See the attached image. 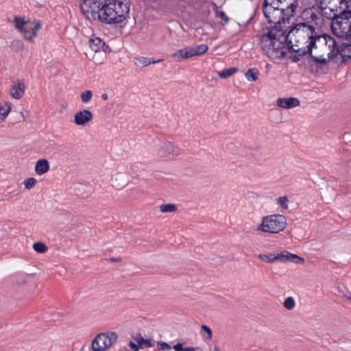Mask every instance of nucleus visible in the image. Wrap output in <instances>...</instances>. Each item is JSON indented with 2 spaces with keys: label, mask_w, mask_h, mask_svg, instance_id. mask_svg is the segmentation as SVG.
Wrapping results in <instances>:
<instances>
[{
  "label": "nucleus",
  "mask_w": 351,
  "mask_h": 351,
  "mask_svg": "<svg viewBox=\"0 0 351 351\" xmlns=\"http://www.w3.org/2000/svg\"><path fill=\"white\" fill-rule=\"evenodd\" d=\"M287 35L289 40V52H294L300 56H306L308 54L311 56V61L321 64H326L328 60L322 56L317 57L312 55V50L316 48V43L322 41L328 47L334 46L336 40L332 36L328 34H319L312 25L308 23H297Z\"/></svg>",
  "instance_id": "obj_1"
},
{
  "label": "nucleus",
  "mask_w": 351,
  "mask_h": 351,
  "mask_svg": "<svg viewBox=\"0 0 351 351\" xmlns=\"http://www.w3.org/2000/svg\"><path fill=\"white\" fill-rule=\"evenodd\" d=\"M261 48L270 59L276 60L285 56L287 49L289 51V43L285 32L276 26L267 29L261 37Z\"/></svg>",
  "instance_id": "obj_2"
},
{
  "label": "nucleus",
  "mask_w": 351,
  "mask_h": 351,
  "mask_svg": "<svg viewBox=\"0 0 351 351\" xmlns=\"http://www.w3.org/2000/svg\"><path fill=\"white\" fill-rule=\"evenodd\" d=\"M298 0H264L263 12L269 23H285L294 15Z\"/></svg>",
  "instance_id": "obj_3"
},
{
  "label": "nucleus",
  "mask_w": 351,
  "mask_h": 351,
  "mask_svg": "<svg viewBox=\"0 0 351 351\" xmlns=\"http://www.w3.org/2000/svg\"><path fill=\"white\" fill-rule=\"evenodd\" d=\"M99 21L106 24L121 23L128 14L130 8L123 0H104Z\"/></svg>",
  "instance_id": "obj_4"
},
{
  "label": "nucleus",
  "mask_w": 351,
  "mask_h": 351,
  "mask_svg": "<svg viewBox=\"0 0 351 351\" xmlns=\"http://www.w3.org/2000/svg\"><path fill=\"white\" fill-rule=\"evenodd\" d=\"M286 218L282 215H271L264 217L258 230L265 232L278 233L286 227Z\"/></svg>",
  "instance_id": "obj_5"
},
{
  "label": "nucleus",
  "mask_w": 351,
  "mask_h": 351,
  "mask_svg": "<svg viewBox=\"0 0 351 351\" xmlns=\"http://www.w3.org/2000/svg\"><path fill=\"white\" fill-rule=\"evenodd\" d=\"M102 5L101 0H84L80 4V10L86 19L99 21Z\"/></svg>",
  "instance_id": "obj_6"
},
{
  "label": "nucleus",
  "mask_w": 351,
  "mask_h": 351,
  "mask_svg": "<svg viewBox=\"0 0 351 351\" xmlns=\"http://www.w3.org/2000/svg\"><path fill=\"white\" fill-rule=\"evenodd\" d=\"M117 340L115 332H108L97 335L92 341L93 351H106Z\"/></svg>",
  "instance_id": "obj_7"
},
{
  "label": "nucleus",
  "mask_w": 351,
  "mask_h": 351,
  "mask_svg": "<svg viewBox=\"0 0 351 351\" xmlns=\"http://www.w3.org/2000/svg\"><path fill=\"white\" fill-rule=\"evenodd\" d=\"M333 49L328 54V59L332 60L335 56L339 54L343 60L348 58H351V44L347 43H342L339 45L336 42L334 46H330Z\"/></svg>",
  "instance_id": "obj_8"
},
{
  "label": "nucleus",
  "mask_w": 351,
  "mask_h": 351,
  "mask_svg": "<svg viewBox=\"0 0 351 351\" xmlns=\"http://www.w3.org/2000/svg\"><path fill=\"white\" fill-rule=\"evenodd\" d=\"M158 146L160 147L158 149V154L160 157H169L171 156H176L180 154L179 149L171 142H160V145H158Z\"/></svg>",
  "instance_id": "obj_9"
},
{
  "label": "nucleus",
  "mask_w": 351,
  "mask_h": 351,
  "mask_svg": "<svg viewBox=\"0 0 351 351\" xmlns=\"http://www.w3.org/2000/svg\"><path fill=\"white\" fill-rule=\"evenodd\" d=\"M315 1L319 8H331V9H335V12H337L339 8L341 9L343 5L348 7L347 0H315Z\"/></svg>",
  "instance_id": "obj_10"
},
{
  "label": "nucleus",
  "mask_w": 351,
  "mask_h": 351,
  "mask_svg": "<svg viewBox=\"0 0 351 351\" xmlns=\"http://www.w3.org/2000/svg\"><path fill=\"white\" fill-rule=\"evenodd\" d=\"M93 114L88 110H82L75 113L73 122L77 125H84L93 119Z\"/></svg>",
  "instance_id": "obj_11"
},
{
  "label": "nucleus",
  "mask_w": 351,
  "mask_h": 351,
  "mask_svg": "<svg viewBox=\"0 0 351 351\" xmlns=\"http://www.w3.org/2000/svg\"><path fill=\"white\" fill-rule=\"evenodd\" d=\"M195 56L193 48H184L173 53V58L176 62H182Z\"/></svg>",
  "instance_id": "obj_12"
},
{
  "label": "nucleus",
  "mask_w": 351,
  "mask_h": 351,
  "mask_svg": "<svg viewBox=\"0 0 351 351\" xmlns=\"http://www.w3.org/2000/svg\"><path fill=\"white\" fill-rule=\"evenodd\" d=\"M277 105L282 108L289 109L300 106V100L295 97L278 98Z\"/></svg>",
  "instance_id": "obj_13"
},
{
  "label": "nucleus",
  "mask_w": 351,
  "mask_h": 351,
  "mask_svg": "<svg viewBox=\"0 0 351 351\" xmlns=\"http://www.w3.org/2000/svg\"><path fill=\"white\" fill-rule=\"evenodd\" d=\"M25 85L24 82L19 81L17 83H15L12 86V87L10 90L11 95L14 99H19L22 98V97L23 96L24 93H25Z\"/></svg>",
  "instance_id": "obj_14"
},
{
  "label": "nucleus",
  "mask_w": 351,
  "mask_h": 351,
  "mask_svg": "<svg viewBox=\"0 0 351 351\" xmlns=\"http://www.w3.org/2000/svg\"><path fill=\"white\" fill-rule=\"evenodd\" d=\"M89 45L90 49L95 52L105 51L104 48L107 47L104 41L98 37L90 38L89 40Z\"/></svg>",
  "instance_id": "obj_15"
},
{
  "label": "nucleus",
  "mask_w": 351,
  "mask_h": 351,
  "mask_svg": "<svg viewBox=\"0 0 351 351\" xmlns=\"http://www.w3.org/2000/svg\"><path fill=\"white\" fill-rule=\"evenodd\" d=\"M258 257L263 262L265 263H274L276 261L281 262V260H283V256L281 253L280 254H259L258 255Z\"/></svg>",
  "instance_id": "obj_16"
},
{
  "label": "nucleus",
  "mask_w": 351,
  "mask_h": 351,
  "mask_svg": "<svg viewBox=\"0 0 351 351\" xmlns=\"http://www.w3.org/2000/svg\"><path fill=\"white\" fill-rule=\"evenodd\" d=\"M49 170V164L47 160H38L35 165V171L38 175H43Z\"/></svg>",
  "instance_id": "obj_17"
},
{
  "label": "nucleus",
  "mask_w": 351,
  "mask_h": 351,
  "mask_svg": "<svg viewBox=\"0 0 351 351\" xmlns=\"http://www.w3.org/2000/svg\"><path fill=\"white\" fill-rule=\"evenodd\" d=\"M281 254H282L283 256V260H281L282 263L292 262L295 263H300L304 261V258L287 251L282 252Z\"/></svg>",
  "instance_id": "obj_18"
},
{
  "label": "nucleus",
  "mask_w": 351,
  "mask_h": 351,
  "mask_svg": "<svg viewBox=\"0 0 351 351\" xmlns=\"http://www.w3.org/2000/svg\"><path fill=\"white\" fill-rule=\"evenodd\" d=\"M135 64L138 66H146L151 64H155L160 62V60H154L152 58L146 57H137L135 58Z\"/></svg>",
  "instance_id": "obj_19"
},
{
  "label": "nucleus",
  "mask_w": 351,
  "mask_h": 351,
  "mask_svg": "<svg viewBox=\"0 0 351 351\" xmlns=\"http://www.w3.org/2000/svg\"><path fill=\"white\" fill-rule=\"evenodd\" d=\"M319 9L322 11V15L328 19H332V23H335V20L339 19V15L335 12V9H331V8Z\"/></svg>",
  "instance_id": "obj_20"
},
{
  "label": "nucleus",
  "mask_w": 351,
  "mask_h": 351,
  "mask_svg": "<svg viewBox=\"0 0 351 351\" xmlns=\"http://www.w3.org/2000/svg\"><path fill=\"white\" fill-rule=\"evenodd\" d=\"M11 106L10 104L5 103L3 104H0V123L5 119L11 111Z\"/></svg>",
  "instance_id": "obj_21"
},
{
  "label": "nucleus",
  "mask_w": 351,
  "mask_h": 351,
  "mask_svg": "<svg viewBox=\"0 0 351 351\" xmlns=\"http://www.w3.org/2000/svg\"><path fill=\"white\" fill-rule=\"evenodd\" d=\"M259 72L257 69L253 68L248 69L245 73V77L248 81L255 82L258 80Z\"/></svg>",
  "instance_id": "obj_22"
},
{
  "label": "nucleus",
  "mask_w": 351,
  "mask_h": 351,
  "mask_svg": "<svg viewBox=\"0 0 351 351\" xmlns=\"http://www.w3.org/2000/svg\"><path fill=\"white\" fill-rule=\"evenodd\" d=\"M237 71V68L235 67H230L227 69H224L220 72H219V76L221 78H228L232 75L234 73H235Z\"/></svg>",
  "instance_id": "obj_23"
},
{
  "label": "nucleus",
  "mask_w": 351,
  "mask_h": 351,
  "mask_svg": "<svg viewBox=\"0 0 351 351\" xmlns=\"http://www.w3.org/2000/svg\"><path fill=\"white\" fill-rule=\"evenodd\" d=\"M23 47L24 46H23V42L18 39H15V40H12L10 45V49L15 52H19V51H22L23 49Z\"/></svg>",
  "instance_id": "obj_24"
},
{
  "label": "nucleus",
  "mask_w": 351,
  "mask_h": 351,
  "mask_svg": "<svg viewBox=\"0 0 351 351\" xmlns=\"http://www.w3.org/2000/svg\"><path fill=\"white\" fill-rule=\"evenodd\" d=\"M136 341L139 344L141 348H150L152 346V343L149 339H144L141 335L136 337Z\"/></svg>",
  "instance_id": "obj_25"
},
{
  "label": "nucleus",
  "mask_w": 351,
  "mask_h": 351,
  "mask_svg": "<svg viewBox=\"0 0 351 351\" xmlns=\"http://www.w3.org/2000/svg\"><path fill=\"white\" fill-rule=\"evenodd\" d=\"M14 27L20 31H23V29L27 27V23L21 17L15 16L14 19Z\"/></svg>",
  "instance_id": "obj_26"
},
{
  "label": "nucleus",
  "mask_w": 351,
  "mask_h": 351,
  "mask_svg": "<svg viewBox=\"0 0 351 351\" xmlns=\"http://www.w3.org/2000/svg\"><path fill=\"white\" fill-rule=\"evenodd\" d=\"M160 210L162 213H173L177 210V206L173 204H162Z\"/></svg>",
  "instance_id": "obj_27"
},
{
  "label": "nucleus",
  "mask_w": 351,
  "mask_h": 351,
  "mask_svg": "<svg viewBox=\"0 0 351 351\" xmlns=\"http://www.w3.org/2000/svg\"><path fill=\"white\" fill-rule=\"evenodd\" d=\"M33 249L38 253H45L47 251L48 247L47 246L41 242H36L34 243L33 245Z\"/></svg>",
  "instance_id": "obj_28"
},
{
  "label": "nucleus",
  "mask_w": 351,
  "mask_h": 351,
  "mask_svg": "<svg viewBox=\"0 0 351 351\" xmlns=\"http://www.w3.org/2000/svg\"><path fill=\"white\" fill-rule=\"evenodd\" d=\"M143 164L139 162H134L130 165L129 172L131 174H134L143 169Z\"/></svg>",
  "instance_id": "obj_29"
},
{
  "label": "nucleus",
  "mask_w": 351,
  "mask_h": 351,
  "mask_svg": "<svg viewBox=\"0 0 351 351\" xmlns=\"http://www.w3.org/2000/svg\"><path fill=\"white\" fill-rule=\"evenodd\" d=\"M283 306L287 310L293 309L295 306V302L293 297H288L285 299Z\"/></svg>",
  "instance_id": "obj_30"
},
{
  "label": "nucleus",
  "mask_w": 351,
  "mask_h": 351,
  "mask_svg": "<svg viewBox=\"0 0 351 351\" xmlns=\"http://www.w3.org/2000/svg\"><path fill=\"white\" fill-rule=\"evenodd\" d=\"M208 46L204 44L199 45L197 47L193 48L195 56H201L204 54L208 51Z\"/></svg>",
  "instance_id": "obj_31"
},
{
  "label": "nucleus",
  "mask_w": 351,
  "mask_h": 351,
  "mask_svg": "<svg viewBox=\"0 0 351 351\" xmlns=\"http://www.w3.org/2000/svg\"><path fill=\"white\" fill-rule=\"evenodd\" d=\"M93 97V93L91 90H86L85 92L82 93L80 95L82 101L83 103H88Z\"/></svg>",
  "instance_id": "obj_32"
},
{
  "label": "nucleus",
  "mask_w": 351,
  "mask_h": 351,
  "mask_svg": "<svg viewBox=\"0 0 351 351\" xmlns=\"http://www.w3.org/2000/svg\"><path fill=\"white\" fill-rule=\"evenodd\" d=\"M21 32L23 34V37L25 39L32 42V38L34 37L30 27H25L23 31H21Z\"/></svg>",
  "instance_id": "obj_33"
},
{
  "label": "nucleus",
  "mask_w": 351,
  "mask_h": 351,
  "mask_svg": "<svg viewBox=\"0 0 351 351\" xmlns=\"http://www.w3.org/2000/svg\"><path fill=\"white\" fill-rule=\"evenodd\" d=\"M341 19V21L343 20H346V21H348L350 18H351V11L350 10H348V11H343L341 13V15L339 16V19ZM337 23H339V25H341L343 22V21H338V20H337Z\"/></svg>",
  "instance_id": "obj_34"
},
{
  "label": "nucleus",
  "mask_w": 351,
  "mask_h": 351,
  "mask_svg": "<svg viewBox=\"0 0 351 351\" xmlns=\"http://www.w3.org/2000/svg\"><path fill=\"white\" fill-rule=\"evenodd\" d=\"M276 201L277 203L279 205H280L283 208H288L289 199L287 196L280 197L276 199Z\"/></svg>",
  "instance_id": "obj_35"
},
{
  "label": "nucleus",
  "mask_w": 351,
  "mask_h": 351,
  "mask_svg": "<svg viewBox=\"0 0 351 351\" xmlns=\"http://www.w3.org/2000/svg\"><path fill=\"white\" fill-rule=\"evenodd\" d=\"M36 180L34 178H29L24 181L25 186L27 189H31L36 184Z\"/></svg>",
  "instance_id": "obj_36"
},
{
  "label": "nucleus",
  "mask_w": 351,
  "mask_h": 351,
  "mask_svg": "<svg viewBox=\"0 0 351 351\" xmlns=\"http://www.w3.org/2000/svg\"><path fill=\"white\" fill-rule=\"evenodd\" d=\"M157 348L160 350H169L171 349V346L164 341H158L157 343Z\"/></svg>",
  "instance_id": "obj_37"
},
{
  "label": "nucleus",
  "mask_w": 351,
  "mask_h": 351,
  "mask_svg": "<svg viewBox=\"0 0 351 351\" xmlns=\"http://www.w3.org/2000/svg\"><path fill=\"white\" fill-rule=\"evenodd\" d=\"M304 14H306L307 16L309 15L310 18L313 21H314V20L317 19V16L316 13L315 12H313L312 9L306 10L304 12Z\"/></svg>",
  "instance_id": "obj_38"
},
{
  "label": "nucleus",
  "mask_w": 351,
  "mask_h": 351,
  "mask_svg": "<svg viewBox=\"0 0 351 351\" xmlns=\"http://www.w3.org/2000/svg\"><path fill=\"white\" fill-rule=\"evenodd\" d=\"M202 329L207 334V339L210 340L212 339V330L211 329L207 326L206 325H202Z\"/></svg>",
  "instance_id": "obj_39"
},
{
  "label": "nucleus",
  "mask_w": 351,
  "mask_h": 351,
  "mask_svg": "<svg viewBox=\"0 0 351 351\" xmlns=\"http://www.w3.org/2000/svg\"><path fill=\"white\" fill-rule=\"evenodd\" d=\"M41 28V25L39 22H37L33 27H30L33 36L35 37L36 36V32Z\"/></svg>",
  "instance_id": "obj_40"
},
{
  "label": "nucleus",
  "mask_w": 351,
  "mask_h": 351,
  "mask_svg": "<svg viewBox=\"0 0 351 351\" xmlns=\"http://www.w3.org/2000/svg\"><path fill=\"white\" fill-rule=\"evenodd\" d=\"M129 346L130 347V348L132 350H133L134 351H138L140 348L139 344L138 343H137V344H136L133 341H130Z\"/></svg>",
  "instance_id": "obj_41"
},
{
  "label": "nucleus",
  "mask_w": 351,
  "mask_h": 351,
  "mask_svg": "<svg viewBox=\"0 0 351 351\" xmlns=\"http://www.w3.org/2000/svg\"><path fill=\"white\" fill-rule=\"evenodd\" d=\"M295 54L291 56L290 57V59L291 60V62H298V61L300 60V58L302 57L303 56H300L299 54L295 53Z\"/></svg>",
  "instance_id": "obj_42"
},
{
  "label": "nucleus",
  "mask_w": 351,
  "mask_h": 351,
  "mask_svg": "<svg viewBox=\"0 0 351 351\" xmlns=\"http://www.w3.org/2000/svg\"><path fill=\"white\" fill-rule=\"evenodd\" d=\"M121 175H117V177L115 178L114 180V183H113V186L116 188H122L125 185V182H123L122 184H116L115 182L118 180V178H121Z\"/></svg>",
  "instance_id": "obj_43"
},
{
  "label": "nucleus",
  "mask_w": 351,
  "mask_h": 351,
  "mask_svg": "<svg viewBox=\"0 0 351 351\" xmlns=\"http://www.w3.org/2000/svg\"><path fill=\"white\" fill-rule=\"evenodd\" d=\"M173 348L175 350V351H182L184 350V348L181 343H178L176 345L173 346Z\"/></svg>",
  "instance_id": "obj_44"
},
{
  "label": "nucleus",
  "mask_w": 351,
  "mask_h": 351,
  "mask_svg": "<svg viewBox=\"0 0 351 351\" xmlns=\"http://www.w3.org/2000/svg\"><path fill=\"white\" fill-rule=\"evenodd\" d=\"M218 16H219L220 19H221L222 20L225 21L226 22H228L229 19L228 17L226 16V13L221 11L218 13Z\"/></svg>",
  "instance_id": "obj_45"
},
{
  "label": "nucleus",
  "mask_w": 351,
  "mask_h": 351,
  "mask_svg": "<svg viewBox=\"0 0 351 351\" xmlns=\"http://www.w3.org/2000/svg\"><path fill=\"white\" fill-rule=\"evenodd\" d=\"M110 261L112 262H120L121 259L119 258H110Z\"/></svg>",
  "instance_id": "obj_46"
},
{
  "label": "nucleus",
  "mask_w": 351,
  "mask_h": 351,
  "mask_svg": "<svg viewBox=\"0 0 351 351\" xmlns=\"http://www.w3.org/2000/svg\"><path fill=\"white\" fill-rule=\"evenodd\" d=\"M101 98L102 99L104 100H107L108 99V94L106 93H104L101 95Z\"/></svg>",
  "instance_id": "obj_47"
},
{
  "label": "nucleus",
  "mask_w": 351,
  "mask_h": 351,
  "mask_svg": "<svg viewBox=\"0 0 351 351\" xmlns=\"http://www.w3.org/2000/svg\"><path fill=\"white\" fill-rule=\"evenodd\" d=\"M349 23H350V25H349L348 32H349L350 35H351V21H349Z\"/></svg>",
  "instance_id": "obj_48"
},
{
  "label": "nucleus",
  "mask_w": 351,
  "mask_h": 351,
  "mask_svg": "<svg viewBox=\"0 0 351 351\" xmlns=\"http://www.w3.org/2000/svg\"><path fill=\"white\" fill-rule=\"evenodd\" d=\"M345 296L350 300H351V295H345Z\"/></svg>",
  "instance_id": "obj_49"
},
{
  "label": "nucleus",
  "mask_w": 351,
  "mask_h": 351,
  "mask_svg": "<svg viewBox=\"0 0 351 351\" xmlns=\"http://www.w3.org/2000/svg\"><path fill=\"white\" fill-rule=\"evenodd\" d=\"M214 351H219V350L217 346H215Z\"/></svg>",
  "instance_id": "obj_50"
},
{
  "label": "nucleus",
  "mask_w": 351,
  "mask_h": 351,
  "mask_svg": "<svg viewBox=\"0 0 351 351\" xmlns=\"http://www.w3.org/2000/svg\"><path fill=\"white\" fill-rule=\"evenodd\" d=\"M348 134H344V138L347 136Z\"/></svg>",
  "instance_id": "obj_51"
}]
</instances>
